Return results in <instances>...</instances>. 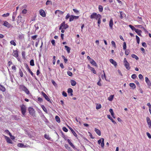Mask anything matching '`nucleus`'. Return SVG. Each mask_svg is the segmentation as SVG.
<instances>
[{"label": "nucleus", "mask_w": 151, "mask_h": 151, "mask_svg": "<svg viewBox=\"0 0 151 151\" xmlns=\"http://www.w3.org/2000/svg\"><path fill=\"white\" fill-rule=\"evenodd\" d=\"M19 88L21 90L24 91L27 95L30 94L29 91L28 89L24 85H21L19 86Z\"/></svg>", "instance_id": "f257e3e1"}, {"label": "nucleus", "mask_w": 151, "mask_h": 151, "mask_svg": "<svg viewBox=\"0 0 151 151\" xmlns=\"http://www.w3.org/2000/svg\"><path fill=\"white\" fill-rule=\"evenodd\" d=\"M101 15L100 14H97L96 13L94 12L90 16V18L91 19H95L97 20L100 17H101Z\"/></svg>", "instance_id": "f03ea898"}, {"label": "nucleus", "mask_w": 151, "mask_h": 151, "mask_svg": "<svg viewBox=\"0 0 151 151\" xmlns=\"http://www.w3.org/2000/svg\"><path fill=\"white\" fill-rule=\"evenodd\" d=\"M20 107L22 114L24 116L26 111V106L24 104H22L20 106Z\"/></svg>", "instance_id": "7ed1b4c3"}, {"label": "nucleus", "mask_w": 151, "mask_h": 151, "mask_svg": "<svg viewBox=\"0 0 151 151\" xmlns=\"http://www.w3.org/2000/svg\"><path fill=\"white\" fill-rule=\"evenodd\" d=\"M68 27V25L67 24H65L64 22H63L60 25L59 29H66Z\"/></svg>", "instance_id": "20e7f679"}, {"label": "nucleus", "mask_w": 151, "mask_h": 151, "mask_svg": "<svg viewBox=\"0 0 151 151\" xmlns=\"http://www.w3.org/2000/svg\"><path fill=\"white\" fill-rule=\"evenodd\" d=\"M124 65L125 67L126 68L129 70L130 69V67L129 65V64L128 62L126 60V59L125 58L124 59Z\"/></svg>", "instance_id": "39448f33"}, {"label": "nucleus", "mask_w": 151, "mask_h": 151, "mask_svg": "<svg viewBox=\"0 0 151 151\" xmlns=\"http://www.w3.org/2000/svg\"><path fill=\"white\" fill-rule=\"evenodd\" d=\"M28 111L29 114L30 115L32 116L35 115V111L33 108L32 107H29L28 109Z\"/></svg>", "instance_id": "423d86ee"}, {"label": "nucleus", "mask_w": 151, "mask_h": 151, "mask_svg": "<svg viewBox=\"0 0 151 151\" xmlns=\"http://www.w3.org/2000/svg\"><path fill=\"white\" fill-rule=\"evenodd\" d=\"M41 94L46 100L50 102H51V101L50 99L45 93H44L42 91L41 92Z\"/></svg>", "instance_id": "0eeeda50"}, {"label": "nucleus", "mask_w": 151, "mask_h": 151, "mask_svg": "<svg viewBox=\"0 0 151 151\" xmlns=\"http://www.w3.org/2000/svg\"><path fill=\"white\" fill-rule=\"evenodd\" d=\"M12 55L15 58H17L18 60L19 61L18 57V52L17 50H13L12 53Z\"/></svg>", "instance_id": "6e6552de"}, {"label": "nucleus", "mask_w": 151, "mask_h": 151, "mask_svg": "<svg viewBox=\"0 0 151 151\" xmlns=\"http://www.w3.org/2000/svg\"><path fill=\"white\" fill-rule=\"evenodd\" d=\"M79 18V16H75L73 15H71L70 16V17L69 19V21L70 22H71L73 21L74 19H78Z\"/></svg>", "instance_id": "1a4fd4ad"}, {"label": "nucleus", "mask_w": 151, "mask_h": 151, "mask_svg": "<svg viewBox=\"0 0 151 151\" xmlns=\"http://www.w3.org/2000/svg\"><path fill=\"white\" fill-rule=\"evenodd\" d=\"M3 25L8 28H9L12 27V25L6 21H4Z\"/></svg>", "instance_id": "9d476101"}, {"label": "nucleus", "mask_w": 151, "mask_h": 151, "mask_svg": "<svg viewBox=\"0 0 151 151\" xmlns=\"http://www.w3.org/2000/svg\"><path fill=\"white\" fill-rule=\"evenodd\" d=\"M87 67L89 69L91 70L93 72V73H94V74L96 73V70H95V69L94 68L91 67L90 65H89V64L88 65Z\"/></svg>", "instance_id": "9b49d317"}, {"label": "nucleus", "mask_w": 151, "mask_h": 151, "mask_svg": "<svg viewBox=\"0 0 151 151\" xmlns=\"http://www.w3.org/2000/svg\"><path fill=\"white\" fill-rule=\"evenodd\" d=\"M4 137L5 138V139H6L7 142L10 144L12 143V141L10 139V138L9 137L6 136H4Z\"/></svg>", "instance_id": "f8f14e48"}, {"label": "nucleus", "mask_w": 151, "mask_h": 151, "mask_svg": "<svg viewBox=\"0 0 151 151\" xmlns=\"http://www.w3.org/2000/svg\"><path fill=\"white\" fill-rule=\"evenodd\" d=\"M145 81L148 86L149 87H151V82L149 80L148 78L147 77H146L145 78Z\"/></svg>", "instance_id": "ddd939ff"}, {"label": "nucleus", "mask_w": 151, "mask_h": 151, "mask_svg": "<svg viewBox=\"0 0 151 151\" xmlns=\"http://www.w3.org/2000/svg\"><path fill=\"white\" fill-rule=\"evenodd\" d=\"M40 14L42 17H45L46 16V14L45 11L42 9H40Z\"/></svg>", "instance_id": "4468645a"}, {"label": "nucleus", "mask_w": 151, "mask_h": 151, "mask_svg": "<svg viewBox=\"0 0 151 151\" xmlns=\"http://www.w3.org/2000/svg\"><path fill=\"white\" fill-rule=\"evenodd\" d=\"M146 120L148 124V125H149V128H150L151 127V121L150 120V119L148 117H146Z\"/></svg>", "instance_id": "2eb2a0df"}, {"label": "nucleus", "mask_w": 151, "mask_h": 151, "mask_svg": "<svg viewBox=\"0 0 151 151\" xmlns=\"http://www.w3.org/2000/svg\"><path fill=\"white\" fill-rule=\"evenodd\" d=\"M69 95L72 96L73 95V90L72 89L70 88H69L68 89L67 91Z\"/></svg>", "instance_id": "dca6fc26"}, {"label": "nucleus", "mask_w": 151, "mask_h": 151, "mask_svg": "<svg viewBox=\"0 0 151 151\" xmlns=\"http://www.w3.org/2000/svg\"><path fill=\"white\" fill-rule=\"evenodd\" d=\"M113 22L112 18L110 19L109 23V26L111 29H113Z\"/></svg>", "instance_id": "f3484780"}, {"label": "nucleus", "mask_w": 151, "mask_h": 151, "mask_svg": "<svg viewBox=\"0 0 151 151\" xmlns=\"http://www.w3.org/2000/svg\"><path fill=\"white\" fill-rule=\"evenodd\" d=\"M109 61L114 66H116L117 65V64L116 62L112 59H110Z\"/></svg>", "instance_id": "a211bd4d"}, {"label": "nucleus", "mask_w": 151, "mask_h": 151, "mask_svg": "<svg viewBox=\"0 0 151 151\" xmlns=\"http://www.w3.org/2000/svg\"><path fill=\"white\" fill-rule=\"evenodd\" d=\"M67 141L70 146H71L74 149H76V148L75 147L74 145L71 142L70 140L69 139H68Z\"/></svg>", "instance_id": "6ab92c4d"}, {"label": "nucleus", "mask_w": 151, "mask_h": 151, "mask_svg": "<svg viewBox=\"0 0 151 151\" xmlns=\"http://www.w3.org/2000/svg\"><path fill=\"white\" fill-rule=\"evenodd\" d=\"M90 63L92 65H94V66L96 67L97 66V64L96 63V62L93 59H91V60L90 61Z\"/></svg>", "instance_id": "aec40b11"}, {"label": "nucleus", "mask_w": 151, "mask_h": 151, "mask_svg": "<svg viewBox=\"0 0 151 151\" xmlns=\"http://www.w3.org/2000/svg\"><path fill=\"white\" fill-rule=\"evenodd\" d=\"M69 128L70 129V130H71V132L73 134V135L75 137H77V134L76 133V132L74 131L73 129L70 127H69Z\"/></svg>", "instance_id": "412c9836"}, {"label": "nucleus", "mask_w": 151, "mask_h": 151, "mask_svg": "<svg viewBox=\"0 0 151 151\" xmlns=\"http://www.w3.org/2000/svg\"><path fill=\"white\" fill-rule=\"evenodd\" d=\"M107 117L108 118L110 119L114 124H115L116 123L115 121L111 118L110 115H108Z\"/></svg>", "instance_id": "4be33fe9"}, {"label": "nucleus", "mask_w": 151, "mask_h": 151, "mask_svg": "<svg viewBox=\"0 0 151 151\" xmlns=\"http://www.w3.org/2000/svg\"><path fill=\"white\" fill-rule=\"evenodd\" d=\"M70 83L71 85L73 86H75L76 84V82L73 80H70Z\"/></svg>", "instance_id": "5701e85b"}, {"label": "nucleus", "mask_w": 151, "mask_h": 151, "mask_svg": "<svg viewBox=\"0 0 151 151\" xmlns=\"http://www.w3.org/2000/svg\"><path fill=\"white\" fill-rule=\"evenodd\" d=\"M95 131L96 133L99 136H100L101 135V132L99 130L96 128H95Z\"/></svg>", "instance_id": "b1692460"}, {"label": "nucleus", "mask_w": 151, "mask_h": 151, "mask_svg": "<svg viewBox=\"0 0 151 151\" xmlns=\"http://www.w3.org/2000/svg\"><path fill=\"white\" fill-rule=\"evenodd\" d=\"M134 31L139 36H141V33L142 32L141 30L138 29H136Z\"/></svg>", "instance_id": "393cba45"}, {"label": "nucleus", "mask_w": 151, "mask_h": 151, "mask_svg": "<svg viewBox=\"0 0 151 151\" xmlns=\"http://www.w3.org/2000/svg\"><path fill=\"white\" fill-rule=\"evenodd\" d=\"M65 47L67 51V52L68 53H70V47H68V46H66V45H65Z\"/></svg>", "instance_id": "a878e982"}, {"label": "nucleus", "mask_w": 151, "mask_h": 151, "mask_svg": "<svg viewBox=\"0 0 151 151\" xmlns=\"http://www.w3.org/2000/svg\"><path fill=\"white\" fill-rule=\"evenodd\" d=\"M0 90L4 92L5 91L6 89L5 88L1 85H0Z\"/></svg>", "instance_id": "bb28decb"}, {"label": "nucleus", "mask_w": 151, "mask_h": 151, "mask_svg": "<svg viewBox=\"0 0 151 151\" xmlns=\"http://www.w3.org/2000/svg\"><path fill=\"white\" fill-rule=\"evenodd\" d=\"M44 137L48 140H50L51 139V138L49 137V135L46 134L44 135Z\"/></svg>", "instance_id": "cd10ccee"}, {"label": "nucleus", "mask_w": 151, "mask_h": 151, "mask_svg": "<svg viewBox=\"0 0 151 151\" xmlns=\"http://www.w3.org/2000/svg\"><path fill=\"white\" fill-rule=\"evenodd\" d=\"M55 119L56 122L58 123L60 122V119L58 116H56L55 117Z\"/></svg>", "instance_id": "c85d7f7f"}, {"label": "nucleus", "mask_w": 151, "mask_h": 151, "mask_svg": "<svg viewBox=\"0 0 151 151\" xmlns=\"http://www.w3.org/2000/svg\"><path fill=\"white\" fill-rule=\"evenodd\" d=\"M131 56L133 58H135L136 60H138L139 59L138 57L135 54H132L131 55Z\"/></svg>", "instance_id": "c756f323"}, {"label": "nucleus", "mask_w": 151, "mask_h": 151, "mask_svg": "<svg viewBox=\"0 0 151 151\" xmlns=\"http://www.w3.org/2000/svg\"><path fill=\"white\" fill-rule=\"evenodd\" d=\"M129 86L132 87L133 89L136 88V86L135 84L133 83H129Z\"/></svg>", "instance_id": "7c9ffc66"}, {"label": "nucleus", "mask_w": 151, "mask_h": 151, "mask_svg": "<svg viewBox=\"0 0 151 151\" xmlns=\"http://www.w3.org/2000/svg\"><path fill=\"white\" fill-rule=\"evenodd\" d=\"M114 97V95H111L108 98V100L109 101H111L113 100Z\"/></svg>", "instance_id": "2f4dec72"}, {"label": "nucleus", "mask_w": 151, "mask_h": 151, "mask_svg": "<svg viewBox=\"0 0 151 151\" xmlns=\"http://www.w3.org/2000/svg\"><path fill=\"white\" fill-rule=\"evenodd\" d=\"M28 72L31 74V75L33 77H35V79L37 80V78L35 76V75L32 72L31 70H28Z\"/></svg>", "instance_id": "473e14b6"}, {"label": "nucleus", "mask_w": 151, "mask_h": 151, "mask_svg": "<svg viewBox=\"0 0 151 151\" xmlns=\"http://www.w3.org/2000/svg\"><path fill=\"white\" fill-rule=\"evenodd\" d=\"M17 146L20 147H25L24 145L23 144L21 143H19L17 145Z\"/></svg>", "instance_id": "72a5a7b5"}, {"label": "nucleus", "mask_w": 151, "mask_h": 151, "mask_svg": "<svg viewBox=\"0 0 151 151\" xmlns=\"http://www.w3.org/2000/svg\"><path fill=\"white\" fill-rule=\"evenodd\" d=\"M41 107L42 109L43 110H44V111H45L46 113H47V111L46 108L43 105H42L41 106Z\"/></svg>", "instance_id": "f704fd0d"}, {"label": "nucleus", "mask_w": 151, "mask_h": 151, "mask_svg": "<svg viewBox=\"0 0 151 151\" xmlns=\"http://www.w3.org/2000/svg\"><path fill=\"white\" fill-rule=\"evenodd\" d=\"M138 21L140 23L142 21V19L141 17H138L137 18Z\"/></svg>", "instance_id": "c9c22d12"}, {"label": "nucleus", "mask_w": 151, "mask_h": 151, "mask_svg": "<svg viewBox=\"0 0 151 151\" xmlns=\"http://www.w3.org/2000/svg\"><path fill=\"white\" fill-rule=\"evenodd\" d=\"M99 12H101L103 10V7L101 5H99Z\"/></svg>", "instance_id": "e433bc0d"}, {"label": "nucleus", "mask_w": 151, "mask_h": 151, "mask_svg": "<svg viewBox=\"0 0 151 151\" xmlns=\"http://www.w3.org/2000/svg\"><path fill=\"white\" fill-rule=\"evenodd\" d=\"M102 142L101 143V146L102 147H103L104 146V139L103 138H101Z\"/></svg>", "instance_id": "4c0bfd02"}, {"label": "nucleus", "mask_w": 151, "mask_h": 151, "mask_svg": "<svg viewBox=\"0 0 151 151\" xmlns=\"http://www.w3.org/2000/svg\"><path fill=\"white\" fill-rule=\"evenodd\" d=\"M34 28H35V31H36L38 29L39 27L38 26V24H35L34 25Z\"/></svg>", "instance_id": "58836bf2"}, {"label": "nucleus", "mask_w": 151, "mask_h": 151, "mask_svg": "<svg viewBox=\"0 0 151 151\" xmlns=\"http://www.w3.org/2000/svg\"><path fill=\"white\" fill-rule=\"evenodd\" d=\"M10 43L12 45H13L14 46H15L16 45L15 42L13 40H11L10 41Z\"/></svg>", "instance_id": "ea45409f"}, {"label": "nucleus", "mask_w": 151, "mask_h": 151, "mask_svg": "<svg viewBox=\"0 0 151 151\" xmlns=\"http://www.w3.org/2000/svg\"><path fill=\"white\" fill-rule=\"evenodd\" d=\"M30 64L32 66H33L35 65L34 61L32 59L31 60L30 62Z\"/></svg>", "instance_id": "a19ab883"}, {"label": "nucleus", "mask_w": 151, "mask_h": 151, "mask_svg": "<svg viewBox=\"0 0 151 151\" xmlns=\"http://www.w3.org/2000/svg\"><path fill=\"white\" fill-rule=\"evenodd\" d=\"M101 105L100 104H97L96 106V109H99L101 108Z\"/></svg>", "instance_id": "79ce46f5"}, {"label": "nucleus", "mask_w": 151, "mask_h": 151, "mask_svg": "<svg viewBox=\"0 0 151 151\" xmlns=\"http://www.w3.org/2000/svg\"><path fill=\"white\" fill-rule=\"evenodd\" d=\"M19 73L21 77H22L23 76V73L20 69L19 70Z\"/></svg>", "instance_id": "37998d69"}, {"label": "nucleus", "mask_w": 151, "mask_h": 151, "mask_svg": "<svg viewBox=\"0 0 151 151\" xmlns=\"http://www.w3.org/2000/svg\"><path fill=\"white\" fill-rule=\"evenodd\" d=\"M127 48L126 44L125 42L123 43V49L124 50H126Z\"/></svg>", "instance_id": "c03bdc74"}, {"label": "nucleus", "mask_w": 151, "mask_h": 151, "mask_svg": "<svg viewBox=\"0 0 151 151\" xmlns=\"http://www.w3.org/2000/svg\"><path fill=\"white\" fill-rule=\"evenodd\" d=\"M62 57L63 58V59L64 60V61L65 63H66L68 61V60L67 58H66L63 55H62Z\"/></svg>", "instance_id": "a18cd8bd"}, {"label": "nucleus", "mask_w": 151, "mask_h": 151, "mask_svg": "<svg viewBox=\"0 0 151 151\" xmlns=\"http://www.w3.org/2000/svg\"><path fill=\"white\" fill-rule=\"evenodd\" d=\"M129 26L133 31H135L136 29L134 26H132L131 25H129Z\"/></svg>", "instance_id": "49530a36"}, {"label": "nucleus", "mask_w": 151, "mask_h": 151, "mask_svg": "<svg viewBox=\"0 0 151 151\" xmlns=\"http://www.w3.org/2000/svg\"><path fill=\"white\" fill-rule=\"evenodd\" d=\"M136 38L137 43L138 44H139V41H140L139 38L137 35L136 36Z\"/></svg>", "instance_id": "de8ad7c7"}, {"label": "nucleus", "mask_w": 151, "mask_h": 151, "mask_svg": "<svg viewBox=\"0 0 151 151\" xmlns=\"http://www.w3.org/2000/svg\"><path fill=\"white\" fill-rule=\"evenodd\" d=\"M101 17H100L99 19H98V26H99V24H100L101 23Z\"/></svg>", "instance_id": "09e8293b"}, {"label": "nucleus", "mask_w": 151, "mask_h": 151, "mask_svg": "<svg viewBox=\"0 0 151 151\" xmlns=\"http://www.w3.org/2000/svg\"><path fill=\"white\" fill-rule=\"evenodd\" d=\"M9 15V13H7L6 14H4L2 15V16L3 17H7Z\"/></svg>", "instance_id": "8fccbe9b"}, {"label": "nucleus", "mask_w": 151, "mask_h": 151, "mask_svg": "<svg viewBox=\"0 0 151 151\" xmlns=\"http://www.w3.org/2000/svg\"><path fill=\"white\" fill-rule=\"evenodd\" d=\"M50 4L51 5H52V2L50 1L49 0H47L46 3V4L47 5H49Z\"/></svg>", "instance_id": "3c124183"}, {"label": "nucleus", "mask_w": 151, "mask_h": 151, "mask_svg": "<svg viewBox=\"0 0 151 151\" xmlns=\"http://www.w3.org/2000/svg\"><path fill=\"white\" fill-rule=\"evenodd\" d=\"M109 111L111 113V114L112 116H113V115H114V113L112 109H110L109 110Z\"/></svg>", "instance_id": "603ef678"}, {"label": "nucleus", "mask_w": 151, "mask_h": 151, "mask_svg": "<svg viewBox=\"0 0 151 151\" xmlns=\"http://www.w3.org/2000/svg\"><path fill=\"white\" fill-rule=\"evenodd\" d=\"M10 77L11 79V81L12 82H13V76L11 75H10Z\"/></svg>", "instance_id": "864d4df0"}, {"label": "nucleus", "mask_w": 151, "mask_h": 151, "mask_svg": "<svg viewBox=\"0 0 151 151\" xmlns=\"http://www.w3.org/2000/svg\"><path fill=\"white\" fill-rule=\"evenodd\" d=\"M56 57L55 56H53V65H55V63L56 61Z\"/></svg>", "instance_id": "5fc2aeb1"}, {"label": "nucleus", "mask_w": 151, "mask_h": 151, "mask_svg": "<svg viewBox=\"0 0 151 151\" xmlns=\"http://www.w3.org/2000/svg\"><path fill=\"white\" fill-rule=\"evenodd\" d=\"M129 50H126L125 51V54L126 55H129Z\"/></svg>", "instance_id": "6e6d98bb"}, {"label": "nucleus", "mask_w": 151, "mask_h": 151, "mask_svg": "<svg viewBox=\"0 0 151 151\" xmlns=\"http://www.w3.org/2000/svg\"><path fill=\"white\" fill-rule=\"evenodd\" d=\"M111 44L115 48L116 47V44L114 41H112L111 42Z\"/></svg>", "instance_id": "4d7b16f0"}, {"label": "nucleus", "mask_w": 151, "mask_h": 151, "mask_svg": "<svg viewBox=\"0 0 151 151\" xmlns=\"http://www.w3.org/2000/svg\"><path fill=\"white\" fill-rule=\"evenodd\" d=\"M135 27L140 29H143L144 27L141 25H136Z\"/></svg>", "instance_id": "13d9d810"}, {"label": "nucleus", "mask_w": 151, "mask_h": 151, "mask_svg": "<svg viewBox=\"0 0 151 151\" xmlns=\"http://www.w3.org/2000/svg\"><path fill=\"white\" fill-rule=\"evenodd\" d=\"M64 132H67L68 131V129L65 127H63L62 128Z\"/></svg>", "instance_id": "bf43d9fd"}, {"label": "nucleus", "mask_w": 151, "mask_h": 151, "mask_svg": "<svg viewBox=\"0 0 151 151\" xmlns=\"http://www.w3.org/2000/svg\"><path fill=\"white\" fill-rule=\"evenodd\" d=\"M67 74L68 76H72V73L71 72L69 71L67 72Z\"/></svg>", "instance_id": "052dcab7"}, {"label": "nucleus", "mask_w": 151, "mask_h": 151, "mask_svg": "<svg viewBox=\"0 0 151 151\" xmlns=\"http://www.w3.org/2000/svg\"><path fill=\"white\" fill-rule=\"evenodd\" d=\"M137 77L136 75L135 74H133L132 75L131 78L133 79H135Z\"/></svg>", "instance_id": "680f3d73"}, {"label": "nucleus", "mask_w": 151, "mask_h": 151, "mask_svg": "<svg viewBox=\"0 0 151 151\" xmlns=\"http://www.w3.org/2000/svg\"><path fill=\"white\" fill-rule=\"evenodd\" d=\"M37 37V35H35L32 36V37L31 38L33 40H35L36 39V38Z\"/></svg>", "instance_id": "e2e57ef3"}, {"label": "nucleus", "mask_w": 151, "mask_h": 151, "mask_svg": "<svg viewBox=\"0 0 151 151\" xmlns=\"http://www.w3.org/2000/svg\"><path fill=\"white\" fill-rule=\"evenodd\" d=\"M101 78L103 80H104V79H105V80H106V76L105 74L102 75H101Z\"/></svg>", "instance_id": "0e129e2a"}, {"label": "nucleus", "mask_w": 151, "mask_h": 151, "mask_svg": "<svg viewBox=\"0 0 151 151\" xmlns=\"http://www.w3.org/2000/svg\"><path fill=\"white\" fill-rule=\"evenodd\" d=\"M62 95L63 96L65 97H66L67 96V93L64 91L63 92Z\"/></svg>", "instance_id": "69168bd1"}, {"label": "nucleus", "mask_w": 151, "mask_h": 151, "mask_svg": "<svg viewBox=\"0 0 151 151\" xmlns=\"http://www.w3.org/2000/svg\"><path fill=\"white\" fill-rule=\"evenodd\" d=\"M73 11L76 14H78L79 12V11L76 9H73Z\"/></svg>", "instance_id": "338daca9"}, {"label": "nucleus", "mask_w": 151, "mask_h": 151, "mask_svg": "<svg viewBox=\"0 0 151 151\" xmlns=\"http://www.w3.org/2000/svg\"><path fill=\"white\" fill-rule=\"evenodd\" d=\"M63 13H64L63 12L60 10H58V13L59 14H60V15L63 14Z\"/></svg>", "instance_id": "774afa93"}]
</instances>
